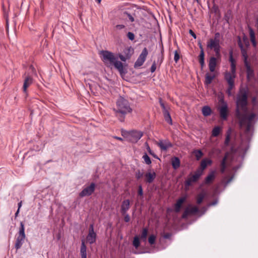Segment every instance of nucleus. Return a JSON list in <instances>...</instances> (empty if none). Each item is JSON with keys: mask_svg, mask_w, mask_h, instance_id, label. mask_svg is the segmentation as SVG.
Instances as JSON below:
<instances>
[{"mask_svg": "<svg viewBox=\"0 0 258 258\" xmlns=\"http://www.w3.org/2000/svg\"><path fill=\"white\" fill-rule=\"evenodd\" d=\"M195 156L196 158V159L197 160H199L201 159V158L203 155V152L200 150H196L195 151Z\"/></svg>", "mask_w": 258, "mask_h": 258, "instance_id": "obj_39", "label": "nucleus"}, {"mask_svg": "<svg viewBox=\"0 0 258 258\" xmlns=\"http://www.w3.org/2000/svg\"><path fill=\"white\" fill-rule=\"evenodd\" d=\"M180 58L179 54L177 50L174 51V60L175 62H177Z\"/></svg>", "mask_w": 258, "mask_h": 258, "instance_id": "obj_42", "label": "nucleus"}, {"mask_svg": "<svg viewBox=\"0 0 258 258\" xmlns=\"http://www.w3.org/2000/svg\"><path fill=\"white\" fill-rule=\"evenodd\" d=\"M148 230L147 228H144L142 231L140 238L141 240L145 242L147 240V237L148 235Z\"/></svg>", "mask_w": 258, "mask_h": 258, "instance_id": "obj_30", "label": "nucleus"}, {"mask_svg": "<svg viewBox=\"0 0 258 258\" xmlns=\"http://www.w3.org/2000/svg\"><path fill=\"white\" fill-rule=\"evenodd\" d=\"M25 238L26 235L18 234L15 245V247L17 250L20 249L21 247Z\"/></svg>", "mask_w": 258, "mask_h": 258, "instance_id": "obj_12", "label": "nucleus"}, {"mask_svg": "<svg viewBox=\"0 0 258 258\" xmlns=\"http://www.w3.org/2000/svg\"><path fill=\"white\" fill-rule=\"evenodd\" d=\"M123 52L125 54L124 55L121 54H119L118 57L121 61H125L127 59H130L132 55L130 48H127L125 49L123 51Z\"/></svg>", "mask_w": 258, "mask_h": 258, "instance_id": "obj_17", "label": "nucleus"}, {"mask_svg": "<svg viewBox=\"0 0 258 258\" xmlns=\"http://www.w3.org/2000/svg\"><path fill=\"white\" fill-rule=\"evenodd\" d=\"M19 211H20V210L18 209L17 212H16L15 215V217H17L18 216V215L19 213Z\"/></svg>", "mask_w": 258, "mask_h": 258, "instance_id": "obj_64", "label": "nucleus"}, {"mask_svg": "<svg viewBox=\"0 0 258 258\" xmlns=\"http://www.w3.org/2000/svg\"><path fill=\"white\" fill-rule=\"evenodd\" d=\"M143 135L141 132L133 131L130 133L131 140L133 142H137L142 138Z\"/></svg>", "mask_w": 258, "mask_h": 258, "instance_id": "obj_13", "label": "nucleus"}, {"mask_svg": "<svg viewBox=\"0 0 258 258\" xmlns=\"http://www.w3.org/2000/svg\"><path fill=\"white\" fill-rule=\"evenodd\" d=\"M252 103L253 106H254V107L256 106L257 102H256V98L255 97H253L252 98Z\"/></svg>", "mask_w": 258, "mask_h": 258, "instance_id": "obj_52", "label": "nucleus"}, {"mask_svg": "<svg viewBox=\"0 0 258 258\" xmlns=\"http://www.w3.org/2000/svg\"><path fill=\"white\" fill-rule=\"evenodd\" d=\"M148 54L147 48L145 47L135 63V68L140 67L143 64Z\"/></svg>", "mask_w": 258, "mask_h": 258, "instance_id": "obj_7", "label": "nucleus"}, {"mask_svg": "<svg viewBox=\"0 0 258 258\" xmlns=\"http://www.w3.org/2000/svg\"><path fill=\"white\" fill-rule=\"evenodd\" d=\"M230 134H231V131L230 130H229L226 133V138H225V140L224 142V144L226 146L229 145L230 140Z\"/></svg>", "mask_w": 258, "mask_h": 258, "instance_id": "obj_36", "label": "nucleus"}, {"mask_svg": "<svg viewBox=\"0 0 258 258\" xmlns=\"http://www.w3.org/2000/svg\"><path fill=\"white\" fill-rule=\"evenodd\" d=\"M143 176V173L141 172L140 171H138L136 173V177L137 179H140Z\"/></svg>", "mask_w": 258, "mask_h": 258, "instance_id": "obj_46", "label": "nucleus"}, {"mask_svg": "<svg viewBox=\"0 0 258 258\" xmlns=\"http://www.w3.org/2000/svg\"><path fill=\"white\" fill-rule=\"evenodd\" d=\"M124 215V220L125 222H129L130 220V217L128 215V214H125Z\"/></svg>", "mask_w": 258, "mask_h": 258, "instance_id": "obj_51", "label": "nucleus"}, {"mask_svg": "<svg viewBox=\"0 0 258 258\" xmlns=\"http://www.w3.org/2000/svg\"><path fill=\"white\" fill-rule=\"evenodd\" d=\"M207 46L211 49H213L217 57L220 56V45L219 41L211 38L207 42Z\"/></svg>", "mask_w": 258, "mask_h": 258, "instance_id": "obj_6", "label": "nucleus"}, {"mask_svg": "<svg viewBox=\"0 0 258 258\" xmlns=\"http://www.w3.org/2000/svg\"><path fill=\"white\" fill-rule=\"evenodd\" d=\"M163 60V53L161 52V53H159L157 55V60L154 61L153 64L151 66L150 68V71L152 73H154L156 69V66L162 63Z\"/></svg>", "mask_w": 258, "mask_h": 258, "instance_id": "obj_11", "label": "nucleus"}, {"mask_svg": "<svg viewBox=\"0 0 258 258\" xmlns=\"http://www.w3.org/2000/svg\"><path fill=\"white\" fill-rule=\"evenodd\" d=\"M228 157V153H226L224 156L223 157L222 161H221L220 166L221 169L220 171L222 173L225 172V171L226 168V161Z\"/></svg>", "mask_w": 258, "mask_h": 258, "instance_id": "obj_22", "label": "nucleus"}, {"mask_svg": "<svg viewBox=\"0 0 258 258\" xmlns=\"http://www.w3.org/2000/svg\"><path fill=\"white\" fill-rule=\"evenodd\" d=\"M96 240V234L94 232L93 224H90L89 229V233L87 236V240L90 244H92L95 242Z\"/></svg>", "mask_w": 258, "mask_h": 258, "instance_id": "obj_10", "label": "nucleus"}, {"mask_svg": "<svg viewBox=\"0 0 258 258\" xmlns=\"http://www.w3.org/2000/svg\"><path fill=\"white\" fill-rule=\"evenodd\" d=\"M171 236V234L170 233H166L163 235V237L165 239H169Z\"/></svg>", "mask_w": 258, "mask_h": 258, "instance_id": "obj_53", "label": "nucleus"}, {"mask_svg": "<svg viewBox=\"0 0 258 258\" xmlns=\"http://www.w3.org/2000/svg\"><path fill=\"white\" fill-rule=\"evenodd\" d=\"M215 178V171H211L205 180V184H209L211 183Z\"/></svg>", "mask_w": 258, "mask_h": 258, "instance_id": "obj_25", "label": "nucleus"}, {"mask_svg": "<svg viewBox=\"0 0 258 258\" xmlns=\"http://www.w3.org/2000/svg\"><path fill=\"white\" fill-rule=\"evenodd\" d=\"M130 202L129 200H124L121 205V213L125 215L130 209Z\"/></svg>", "mask_w": 258, "mask_h": 258, "instance_id": "obj_18", "label": "nucleus"}, {"mask_svg": "<svg viewBox=\"0 0 258 258\" xmlns=\"http://www.w3.org/2000/svg\"><path fill=\"white\" fill-rule=\"evenodd\" d=\"M220 132V127L218 126H215L212 130V136L214 137H217Z\"/></svg>", "mask_w": 258, "mask_h": 258, "instance_id": "obj_33", "label": "nucleus"}, {"mask_svg": "<svg viewBox=\"0 0 258 258\" xmlns=\"http://www.w3.org/2000/svg\"><path fill=\"white\" fill-rule=\"evenodd\" d=\"M249 35H250V41H253L255 40V34L253 30L252 29L250 28L249 29Z\"/></svg>", "mask_w": 258, "mask_h": 258, "instance_id": "obj_41", "label": "nucleus"}, {"mask_svg": "<svg viewBox=\"0 0 258 258\" xmlns=\"http://www.w3.org/2000/svg\"><path fill=\"white\" fill-rule=\"evenodd\" d=\"M188 208V212H189V214H196V213H198L199 211V209L196 206H194L190 208Z\"/></svg>", "mask_w": 258, "mask_h": 258, "instance_id": "obj_40", "label": "nucleus"}, {"mask_svg": "<svg viewBox=\"0 0 258 258\" xmlns=\"http://www.w3.org/2000/svg\"><path fill=\"white\" fill-rule=\"evenodd\" d=\"M199 63L201 68H203L205 66V60H199Z\"/></svg>", "mask_w": 258, "mask_h": 258, "instance_id": "obj_57", "label": "nucleus"}, {"mask_svg": "<svg viewBox=\"0 0 258 258\" xmlns=\"http://www.w3.org/2000/svg\"><path fill=\"white\" fill-rule=\"evenodd\" d=\"M127 36L130 40H133L135 39V35L133 32H128Z\"/></svg>", "mask_w": 258, "mask_h": 258, "instance_id": "obj_45", "label": "nucleus"}, {"mask_svg": "<svg viewBox=\"0 0 258 258\" xmlns=\"http://www.w3.org/2000/svg\"><path fill=\"white\" fill-rule=\"evenodd\" d=\"M202 113L204 116H208L211 115L212 113V110L211 108L208 106H205L202 108Z\"/></svg>", "mask_w": 258, "mask_h": 258, "instance_id": "obj_27", "label": "nucleus"}, {"mask_svg": "<svg viewBox=\"0 0 258 258\" xmlns=\"http://www.w3.org/2000/svg\"><path fill=\"white\" fill-rule=\"evenodd\" d=\"M126 14V15H127L128 16V18L130 20V21L132 22H134V17L130 14H128L127 13H125Z\"/></svg>", "mask_w": 258, "mask_h": 258, "instance_id": "obj_54", "label": "nucleus"}, {"mask_svg": "<svg viewBox=\"0 0 258 258\" xmlns=\"http://www.w3.org/2000/svg\"><path fill=\"white\" fill-rule=\"evenodd\" d=\"M133 244L134 246L136 248H138L139 247V246L140 245V242L139 238L138 236H136L134 237V240L133 241Z\"/></svg>", "mask_w": 258, "mask_h": 258, "instance_id": "obj_34", "label": "nucleus"}, {"mask_svg": "<svg viewBox=\"0 0 258 258\" xmlns=\"http://www.w3.org/2000/svg\"><path fill=\"white\" fill-rule=\"evenodd\" d=\"M186 198L185 197H182L179 199L175 204L174 210L176 213L180 211L181 207L182 204L185 202Z\"/></svg>", "mask_w": 258, "mask_h": 258, "instance_id": "obj_23", "label": "nucleus"}, {"mask_svg": "<svg viewBox=\"0 0 258 258\" xmlns=\"http://www.w3.org/2000/svg\"><path fill=\"white\" fill-rule=\"evenodd\" d=\"M205 197V194L204 193H200L199 194L197 198V203L198 204H200L202 203Z\"/></svg>", "mask_w": 258, "mask_h": 258, "instance_id": "obj_32", "label": "nucleus"}, {"mask_svg": "<svg viewBox=\"0 0 258 258\" xmlns=\"http://www.w3.org/2000/svg\"><path fill=\"white\" fill-rule=\"evenodd\" d=\"M143 159H144L146 164L150 165L151 164L152 162L150 158L149 157V156L147 155L146 153H145L143 155Z\"/></svg>", "mask_w": 258, "mask_h": 258, "instance_id": "obj_35", "label": "nucleus"}, {"mask_svg": "<svg viewBox=\"0 0 258 258\" xmlns=\"http://www.w3.org/2000/svg\"><path fill=\"white\" fill-rule=\"evenodd\" d=\"M212 162V160L208 158L203 159L201 162V169H199L202 170V172H203V170L206 169L207 166L211 165Z\"/></svg>", "mask_w": 258, "mask_h": 258, "instance_id": "obj_21", "label": "nucleus"}, {"mask_svg": "<svg viewBox=\"0 0 258 258\" xmlns=\"http://www.w3.org/2000/svg\"><path fill=\"white\" fill-rule=\"evenodd\" d=\"M189 214V213L188 212V208H187L186 209H185L184 212L183 213V214L182 215V218L183 219H185L187 218V217L188 216V215Z\"/></svg>", "mask_w": 258, "mask_h": 258, "instance_id": "obj_44", "label": "nucleus"}, {"mask_svg": "<svg viewBox=\"0 0 258 258\" xmlns=\"http://www.w3.org/2000/svg\"><path fill=\"white\" fill-rule=\"evenodd\" d=\"M229 62H230V71H226L224 73V79L227 82L228 87L227 93L229 96L231 95V90L234 87L235 79L236 78V61L233 57V52H229Z\"/></svg>", "mask_w": 258, "mask_h": 258, "instance_id": "obj_4", "label": "nucleus"}, {"mask_svg": "<svg viewBox=\"0 0 258 258\" xmlns=\"http://www.w3.org/2000/svg\"><path fill=\"white\" fill-rule=\"evenodd\" d=\"M115 116L118 120L123 122L126 115L132 112V109L128 100L122 96H119L116 102V106L113 108Z\"/></svg>", "mask_w": 258, "mask_h": 258, "instance_id": "obj_3", "label": "nucleus"}, {"mask_svg": "<svg viewBox=\"0 0 258 258\" xmlns=\"http://www.w3.org/2000/svg\"><path fill=\"white\" fill-rule=\"evenodd\" d=\"M244 66L245 67V68H246L247 79L249 80L250 79L254 78V71L251 68L249 63H245Z\"/></svg>", "mask_w": 258, "mask_h": 258, "instance_id": "obj_15", "label": "nucleus"}, {"mask_svg": "<svg viewBox=\"0 0 258 258\" xmlns=\"http://www.w3.org/2000/svg\"><path fill=\"white\" fill-rule=\"evenodd\" d=\"M240 50H241V53L242 56L243 58L244 64L248 63V60H247L248 55L247 54L246 50L244 48V49H243Z\"/></svg>", "mask_w": 258, "mask_h": 258, "instance_id": "obj_31", "label": "nucleus"}, {"mask_svg": "<svg viewBox=\"0 0 258 258\" xmlns=\"http://www.w3.org/2000/svg\"><path fill=\"white\" fill-rule=\"evenodd\" d=\"M214 75H209L208 73L206 75L205 83L207 85L210 84L214 79Z\"/></svg>", "mask_w": 258, "mask_h": 258, "instance_id": "obj_29", "label": "nucleus"}, {"mask_svg": "<svg viewBox=\"0 0 258 258\" xmlns=\"http://www.w3.org/2000/svg\"><path fill=\"white\" fill-rule=\"evenodd\" d=\"M21 206H22V201H21L20 202H19L18 203V209L20 210Z\"/></svg>", "mask_w": 258, "mask_h": 258, "instance_id": "obj_63", "label": "nucleus"}, {"mask_svg": "<svg viewBox=\"0 0 258 258\" xmlns=\"http://www.w3.org/2000/svg\"><path fill=\"white\" fill-rule=\"evenodd\" d=\"M189 33L194 38H196V34L191 30H189Z\"/></svg>", "mask_w": 258, "mask_h": 258, "instance_id": "obj_59", "label": "nucleus"}, {"mask_svg": "<svg viewBox=\"0 0 258 258\" xmlns=\"http://www.w3.org/2000/svg\"><path fill=\"white\" fill-rule=\"evenodd\" d=\"M217 203H218V201H217V200H215V201H214V202H212V203H210V204H209V206H214V205H216V204H217Z\"/></svg>", "mask_w": 258, "mask_h": 258, "instance_id": "obj_60", "label": "nucleus"}, {"mask_svg": "<svg viewBox=\"0 0 258 258\" xmlns=\"http://www.w3.org/2000/svg\"><path fill=\"white\" fill-rule=\"evenodd\" d=\"M220 34L219 32H217L215 34V35H214V38H212L213 40H216V41H219L220 42Z\"/></svg>", "mask_w": 258, "mask_h": 258, "instance_id": "obj_48", "label": "nucleus"}, {"mask_svg": "<svg viewBox=\"0 0 258 258\" xmlns=\"http://www.w3.org/2000/svg\"><path fill=\"white\" fill-rule=\"evenodd\" d=\"M202 170L197 169L195 172L194 175L189 177L185 182V184L186 186H190L192 182H196L201 176L202 175Z\"/></svg>", "mask_w": 258, "mask_h": 258, "instance_id": "obj_8", "label": "nucleus"}, {"mask_svg": "<svg viewBox=\"0 0 258 258\" xmlns=\"http://www.w3.org/2000/svg\"><path fill=\"white\" fill-rule=\"evenodd\" d=\"M238 46L239 47H240V50H242L243 49H244V47H243V44H242L241 42L240 41V40H239V41L238 42Z\"/></svg>", "mask_w": 258, "mask_h": 258, "instance_id": "obj_58", "label": "nucleus"}, {"mask_svg": "<svg viewBox=\"0 0 258 258\" xmlns=\"http://www.w3.org/2000/svg\"><path fill=\"white\" fill-rule=\"evenodd\" d=\"M125 27V26L124 25H117L116 26V28L118 30H121L123 29Z\"/></svg>", "mask_w": 258, "mask_h": 258, "instance_id": "obj_56", "label": "nucleus"}, {"mask_svg": "<svg viewBox=\"0 0 258 258\" xmlns=\"http://www.w3.org/2000/svg\"><path fill=\"white\" fill-rule=\"evenodd\" d=\"M95 189V184L91 183L90 185L84 188L79 194V196L81 198L91 195Z\"/></svg>", "mask_w": 258, "mask_h": 258, "instance_id": "obj_9", "label": "nucleus"}, {"mask_svg": "<svg viewBox=\"0 0 258 258\" xmlns=\"http://www.w3.org/2000/svg\"><path fill=\"white\" fill-rule=\"evenodd\" d=\"M233 176H231L225 181V185H228L233 179Z\"/></svg>", "mask_w": 258, "mask_h": 258, "instance_id": "obj_55", "label": "nucleus"}, {"mask_svg": "<svg viewBox=\"0 0 258 258\" xmlns=\"http://www.w3.org/2000/svg\"><path fill=\"white\" fill-rule=\"evenodd\" d=\"M158 146L161 150L166 151L169 148L172 147V144L168 140H160L158 143Z\"/></svg>", "mask_w": 258, "mask_h": 258, "instance_id": "obj_14", "label": "nucleus"}, {"mask_svg": "<svg viewBox=\"0 0 258 258\" xmlns=\"http://www.w3.org/2000/svg\"><path fill=\"white\" fill-rule=\"evenodd\" d=\"M80 254L81 258H87V247L84 240H82L81 241Z\"/></svg>", "mask_w": 258, "mask_h": 258, "instance_id": "obj_24", "label": "nucleus"}, {"mask_svg": "<svg viewBox=\"0 0 258 258\" xmlns=\"http://www.w3.org/2000/svg\"><path fill=\"white\" fill-rule=\"evenodd\" d=\"M100 54L102 57V61L107 64L113 65L119 72L121 77H123L126 73V69L123 67L121 62L117 60L114 54L107 50H102Z\"/></svg>", "mask_w": 258, "mask_h": 258, "instance_id": "obj_2", "label": "nucleus"}, {"mask_svg": "<svg viewBox=\"0 0 258 258\" xmlns=\"http://www.w3.org/2000/svg\"><path fill=\"white\" fill-rule=\"evenodd\" d=\"M146 181L147 183H152L156 177V173L154 171H148L145 175Z\"/></svg>", "mask_w": 258, "mask_h": 258, "instance_id": "obj_20", "label": "nucleus"}, {"mask_svg": "<svg viewBox=\"0 0 258 258\" xmlns=\"http://www.w3.org/2000/svg\"><path fill=\"white\" fill-rule=\"evenodd\" d=\"M138 195L140 196H142L143 195V189L141 185L138 186Z\"/></svg>", "mask_w": 258, "mask_h": 258, "instance_id": "obj_49", "label": "nucleus"}, {"mask_svg": "<svg viewBox=\"0 0 258 258\" xmlns=\"http://www.w3.org/2000/svg\"><path fill=\"white\" fill-rule=\"evenodd\" d=\"M171 164L174 169H177L179 167L180 164L179 159L178 157H174L171 160Z\"/></svg>", "mask_w": 258, "mask_h": 258, "instance_id": "obj_26", "label": "nucleus"}, {"mask_svg": "<svg viewBox=\"0 0 258 258\" xmlns=\"http://www.w3.org/2000/svg\"><path fill=\"white\" fill-rule=\"evenodd\" d=\"M33 83V79L30 76H28L25 78L24 84L23 86V91L24 93H27V89Z\"/></svg>", "mask_w": 258, "mask_h": 258, "instance_id": "obj_19", "label": "nucleus"}, {"mask_svg": "<svg viewBox=\"0 0 258 258\" xmlns=\"http://www.w3.org/2000/svg\"><path fill=\"white\" fill-rule=\"evenodd\" d=\"M18 234H21V235H22V234L25 235V226H24V224L23 222H20V227L19 229Z\"/></svg>", "mask_w": 258, "mask_h": 258, "instance_id": "obj_37", "label": "nucleus"}, {"mask_svg": "<svg viewBox=\"0 0 258 258\" xmlns=\"http://www.w3.org/2000/svg\"><path fill=\"white\" fill-rule=\"evenodd\" d=\"M146 144H147V150H148V151L150 155H152L154 158H157V159H158V157L156 156V154H154V153L152 151V150H151V149H150V147L149 146V145L147 144V143H146Z\"/></svg>", "mask_w": 258, "mask_h": 258, "instance_id": "obj_43", "label": "nucleus"}, {"mask_svg": "<svg viewBox=\"0 0 258 258\" xmlns=\"http://www.w3.org/2000/svg\"><path fill=\"white\" fill-rule=\"evenodd\" d=\"M251 43H252V45L254 46V47H256V40L255 41H251Z\"/></svg>", "mask_w": 258, "mask_h": 258, "instance_id": "obj_62", "label": "nucleus"}, {"mask_svg": "<svg viewBox=\"0 0 258 258\" xmlns=\"http://www.w3.org/2000/svg\"><path fill=\"white\" fill-rule=\"evenodd\" d=\"M164 117L165 121L169 124H172V121L170 116V114L168 110L163 112Z\"/></svg>", "mask_w": 258, "mask_h": 258, "instance_id": "obj_28", "label": "nucleus"}, {"mask_svg": "<svg viewBox=\"0 0 258 258\" xmlns=\"http://www.w3.org/2000/svg\"><path fill=\"white\" fill-rule=\"evenodd\" d=\"M199 47L200 48V50H204V49L203 48V46L201 44V43L200 42H199Z\"/></svg>", "mask_w": 258, "mask_h": 258, "instance_id": "obj_61", "label": "nucleus"}, {"mask_svg": "<svg viewBox=\"0 0 258 258\" xmlns=\"http://www.w3.org/2000/svg\"><path fill=\"white\" fill-rule=\"evenodd\" d=\"M217 58L214 56H212L210 58L209 61V68L211 72H214L217 66Z\"/></svg>", "mask_w": 258, "mask_h": 258, "instance_id": "obj_16", "label": "nucleus"}, {"mask_svg": "<svg viewBox=\"0 0 258 258\" xmlns=\"http://www.w3.org/2000/svg\"><path fill=\"white\" fill-rule=\"evenodd\" d=\"M247 90L242 89L240 90L237 95L236 101L235 116L239 120V126L244 128V134L246 138V141L244 142L242 140L241 145L239 148H242V145L245 143L246 147L243 150L246 152L248 146L247 145L249 142L253 130V126L258 119V114L256 113H251L247 115Z\"/></svg>", "mask_w": 258, "mask_h": 258, "instance_id": "obj_1", "label": "nucleus"}, {"mask_svg": "<svg viewBox=\"0 0 258 258\" xmlns=\"http://www.w3.org/2000/svg\"><path fill=\"white\" fill-rule=\"evenodd\" d=\"M156 238V236L152 234L150 235L148 238V242L150 245H153L155 244V240Z\"/></svg>", "mask_w": 258, "mask_h": 258, "instance_id": "obj_38", "label": "nucleus"}, {"mask_svg": "<svg viewBox=\"0 0 258 258\" xmlns=\"http://www.w3.org/2000/svg\"><path fill=\"white\" fill-rule=\"evenodd\" d=\"M160 104L163 110V112H165L166 110H168L164 104L162 102L161 100H160Z\"/></svg>", "mask_w": 258, "mask_h": 258, "instance_id": "obj_50", "label": "nucleus"}, {"mask_svg": "<svg viewBox=\"0 0 258 258\" xmlns=\"http://www.w3.org/2000/svg\"><path fill=\"white\" fill-rule=\"evenodd\" d=\"M221 106L219 107V111L221 118L223 120H227L228 116V105L223 98L219 100Z\"/></svg>", "mask_w": 258, "mask_h": 258, "instance_id": "obj_5", "label": "nucleus"}, {"mask_svg": "<svg viewBox=\"0 0 258 258\" xmlns=\"http://www.w3.org/2000/svg\"><path fill=\"white\" fill-rule=\"evenodd\" d=\"M199 60H205V54L204 50H200V53L199 56Z\"/></svg>", "mask_w": 258, "mask_h": 258, "instance_id": "obj_47", "label": "nucleus"}]
</instances>
